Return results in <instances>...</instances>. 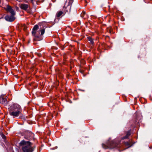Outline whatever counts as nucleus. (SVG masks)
<instances>
[{"label": "nucleus", "mask_w": 152, "mask_h": 152, "mask_svg": "<svg viewBox=\"0 0 152 152\" xmlns=\"http://www.w3.org/2000/svg\"><path fill=\"white\" fill-rule=\"evenodd\" d=\"M20 145L23 152H33L36 148V146L32 143L24 140L20 141Z\"/></svg>", "instance_id": "f257e3e1"}, {"label": "nucleus", "mask_w": 152, "mask_h": 152, "mask_svg": "<svg viewBox=\"0 0 152 152\" xmlns=\"http://www.w3.org/2000/svg\"><path fill=\"white\" fill-rule=\"evenodd\" d=\"M102 147L105 149H113V148H121V151H123L125 148H123L122 146L121 145L120 141L118 140H113L107 143V145L105 144H103L102 145Z\"/></svg>", "instance_id": "f03ea898"}, {"label": "nucleus", "mask_w": 152, "mask_h": 152, "mask_svg": "<svg viewBox=\"0 0 152 152\" xmlns=\"http://www.w3.org/2000/svg\"><path fill=\"white\" fill-rule=\"evenodd\" d=\"M22 109L20 106L17 104H14L10 107L9 114L14 118L17 117L20 115Z\"/></svg>", "instance_id": "7ed1b4c3"}, {"label": "nucleus", "mask_w": 152, "mask_h": 152, "mask_svg": "<svg viewBox=\"0 0 152 152\" xmlns=\"http://www.w3.org/2000/svg\"><path fill=\"white\" fill-rule=\"evenodd\" d=\"M38 26L36 25H35L32 31V35L34 36L33 41H39L41 40V38L37 34V30L38 29Z\"/></svg>", "instance_id": "20e7f679"}, {"label": "nucleus", "mask_w": 152, "mask_h": 152, "mask_svg": "<svg viewBox=\"0 0 152 152\" xmlns=\"http://www.w3.org/2000/svg\"><path fill=\"white\" fill-rule=\"evenodd\" d=\"M34 137V134L31 132L26 131L24 133V137L26 139L30 140L32 139Z\"/></svg>", "instance_id": "39448f33"}, {"label": "nucleus", "mask_w": 152, "mask_h": 152, "mask_svg": "<svg viewBox=\"0 0 152 152\" xmlns=\"http://www.w3.org/2000/svg\"><path fill=\"white\" fill-rule=\"evenodd\" d=\"M71 5L72 4H69L67 3V2H66L63 8L64 12L65 13L70 12Z\"/></svg>", "instance_id": "423d86ee"}, {"label": "nucleus", "mask_w": 152, "mask_h": 152, "mask_svg": "<svg viewBox=\"0 0 152 152\" xmlns=\"http://www.w3.org/2000/svg\"><path fill=\"white\" fill-rule=\"evenodd\" d=\"M15 15H7L5 17V18L6 20L10 22L13 21L15 19L14 17Z\"/></svg>", "instance_id": "0eeeda50"}, {"label": "nucleus", "mask_w": 152, "mask_h": 152, "mask_svg": "<svg viewBox=\"0 0 152 152\" xmlns=\"http://www.w3.org/2000/svg\"><path fill=\"white\" fill-rule=\"evenodd\" d=\"M6 10L7 12H10L11 15H15L14 10L12 8V7L10 6L7 5V6Z\"/></svg>", "instance_id": "6e6552de"}, {"label": "nucleus", "mask_w": 152, "mask_h": 152, "mask_svg": "<svg viewBox=\"0 0 152 152\" xmlns=\"http://www.w3.org/2000/svg\"><path fill=\"white\" fill-rule=\"evenodd\" d=\"M0 102L4 105H6L7 103V101L5 98L1 96L0 97Z\"/></svg>", "instance_id": "1a4fd4ad"}, {"label": "nucleus", "mask_w": 152, "mask_h": 152, "mask_svg": "<svg viewBox=\"0 0 152 152\" xmlns=\"http://www.w3.org/2000/svg\"><path fill=\"white\" fill-rule=\"evenodd\" d=\"M28 7V5L25 4H22L20 5V7L21 9L25 10H26Z\"/></svg>", "instance_id": "9d476101"}, {"label": "nucleus", "mask_w": 152, "mask_h": 152, "mask_svg": "<svg viewBox=\"0 0 152 152\" xmlns=\"http://www.w3.org/2000/svg\"><path fill=\"white\" fill-rule=\"evenodd\" d=\"M131 134V132L130 130H129L128 131L126 134V136L125 137H123L121 138V139L122 140H124L125 139H127L128 137Z\"/></svg>", "instance_id": "9b49d317"}, {"label": "nucleus", "mask_w": 152, "mask_h": 152, "mask_svg": "<svg viewBox=\"0 0 152 152\" xmlns=\"http://www.w3.org/2000/svg\"><path fill=\"white\" fill-rule=\"evenodd\" d=\"M124 143L126 146H127V148H129L132 145V142L129 140V142H124Z\"/></svg>", "instance_id": "f8f14e48"}, {"label": "nucleus", "mask_w": 152, "mask_h": 152, "mask_svg": "<svg viewBox=\"0 0 152 152\" xmlns=\"http://www.w3.org/2000/svg\"><path fill=\"white\" fill-rule=\"evenodd\" d=\"M63 14V12L62 11H59L57 12L56 14V17L58 19L61 16V15H62Z\"/></svg>", "instance_id": "ddd939ff"}, {"label": "nucleus", "mask_w": 152, "mask_h": 152, "mask_svg": "<svg viewBox=\"0 0 152 152\" xmlns=\"http://www.w3.org/2000/svg\"><path fill=\"white\" fill-rule=\"evenodd\" d=\"M88 40L89 41L90 43L93 45L94 44V39H92L91 37H87Z\"/></svg>", "instance_id": "4468645a"}, {"label": "nucleus", "mask_w": 152, "mask_h": 152, "mask_svg": "<svg viewBox=\"0 0 152 152\" xmlns=\"http://www.w3.org/2000/svg\"><path fill=\"white\" fill-rule=\"evenodd\" d=\"M80 16L81 17L83 18H86V12L84 11H82Z\"/></svg>", "instance_id": "2eb2a0df"}, {"label": "nucleus", "mask_w": 152, "mask_h": 152, "mask_svg": "<svg viewBox=\"0 0 152 152\" xmlns=\"http://www.w3.org/2000/svg\"><path fill=\"white\" fill-rule=\"evenodd\" d=\"M44 27L45 26L43 27V28L40 30L41 35H43L45 33V28H44Z\"/></svg>", "instance_id": "dca6fc26"}, {"label": "nucleus", "mask_w": 152, "mask_h": 152, "mask_svg": "<svg viewBox=\"0 0 152 152\" xmlns=\"http://www.w3.org/2000/svg\"><path fill=\"white\" fill-rule=\"evenodd\" d=\"M67 3L69 4H72V3H73L74 0H67Z\"/></svg>", "instance_id": "f3484780"}, {"label": "nucleus", "mask_w": 152, "mask_h": 152, "mask_svg": "<svg viewBox=\"0 0 152 152\" xmlns=\"http://www.w3.org/2000/svg\"><path fill=\"white\" fill-rule=\"evenodd\" d=\"M107 31L110 33H112V29L111 27H110L107 28Z\"/></svg>", "instance_id": "a211bd4d"}, {"label": "nucleus", "mask_w": 152, "mask_h": 152, "mask_svg": "<svg viewBox=\"0 0 152 152\" xmlns=\"http://www.w3.org/2000/svg\"><path fill=\"white\" fill-rule=\"evenodd\" d=\"M23 29L24 31H25L27 28L26 27L25 25H24L23 27Z\"/></svg>", "instance_id": "6ab92c4d"}, {"label": "nucleus", "mask_w": 152, "mask_h": 152, "mask_svg": "<svg viewBox=\"0 0 152 152\" xmlns=\"http://www.w3.org/2000/svg\"><path fill=\"white\" fill-rule=\"evenodd\" d=\"M139 116H138V117H137V120H140L141 118V115L140 114H139Z\"/></svg>", "instance_id": "aec40b11"}, {"label": "nucleus", "mask_w": 152, "mask_h": 152, "mask_svg": "<svg viewBox=\"0 0 152 152\" xmlns=\"http://www.w3.org/2000/svg\"><path fill=\"white\" fill-rule=\"evenodd\" d=\"M37 55L39 56V57H41V54L40 53H37Z\"/></svg>", "instance_id": "412c9836"}, {"label": "nucleus", "mask_w": 152, "mask_h": 152, "mask_svg": "<svg viewBox=\"0 0 152 152\" xmlns=\"http://www.w3.org/2000/svg\"><path fill=\"white\" fill-rule=\"evenodd\" d=\"M31 1V3L32 4H34V0H30Z\"/></svg>", "instance_id": "4be33fe9"}, {"label": "nucleus", "mask_w": 152, "mask_h": 152, "mask_svg": "<svg viewBox=\"0 0 152 152\" xmlns=\"http://www.w3.org/2000/svg\"><path fill=\"white\" fill-rule=\"evenodd\" d=\"M5 136L4 135H3L2 136V137L3 139H4L5 138Z\"/></svg>", "instance_id": "5701e85b"}, {"label": "nucleus", "mask_w": 152, "mask_h": 152, "mask_svg": "<svg viewBox=\"0 0 152 152\" xmlns=\"http://www.w3.org/2000/svg\"><path fill=\"white\" fill-rule=\"evenodd\" d=\"M28 12H30L28 10L27 11Z\"/></svg>", "instance_id": "b1692460"}, {"label": "nucleus", "mask_w": 152, "mask_h": 152, "mask_svg": "<svg viewBox=\"0 0 152 152\" xmlns=\"http://www.w3.org/2000/svg\"><path fill=\"white\" fill-rule=\"evenodd\" d=\"M34 44H35V43L34 42Z\"/></svg>", "instance_id": "393cba45"}]
</instances>
